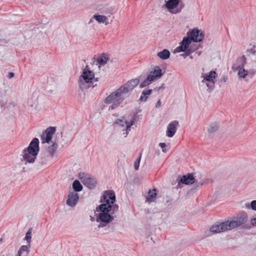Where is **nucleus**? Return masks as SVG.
I'll use <instances>...</instances> for the list:
<instances>
[{
    "instance_id": "f257e3e1",
    "label": "nucleus",
    "mask_w": 256,
    "mask_h": 256,
    "mask_svg": "<svg viewBox=\"0 0 256 256\" xmlns=\"http://www.w3.org/2000/svg\"><path fill=\"white\" fill-rule=\"evenodd\" d=\"M138 83L139 79H132L106 96L104 102L106 104L112 103L108 110L117 108L125 99L126 95L132 92Z\"/></svg>"
},
{
    "instance_id": "f03ea898",
    "label": "nucleus",
    "mask_w": 256,
    "mask_h": 256,
    "mask_svg": "<svg viewBox=\"0 0 256 256\" xmlns=\"http://www.w3.org/2000/svg\"><path fill=\"white\" fill-rule=\"evenodd\" d=\"M247 221V214L242 213L238 216L234 218L232 220H226L222 222H216L210 226V230L214 234L222 232L245 224Z\"/></svg>"
},
{
    "instance_id": "7ed1b4c3",
    "label": "nucleus",
    "mask_w": 256,
    "mask_h": 256,
    "mask_svg": "<svg viewBox=\"0 0 256 256\" xmlns=\"http://www.w3.org/2000/svg\"><path fill=\"white\" fill-rule=\"evenodd\" d=\"M100 204L96 208V211L100 212L96 214V222L108 224L112 222L116 217L114 214L118 210V206L117 204L112 205H106Z\"/></svg>"
},
{
    "instance_id": "20e7f679",
    "label": "nucleus",
    "mask_w": 256,
    "mask_h": 256,
    "mask_svg": "<svg viewBox=\"0 0 256 256\" xmlns=\"http://www.w3.org/2000/svg\"><path fill=\"white\" fill-rule=\"evenodd\" d=\"M187 36L183 38L180 45L174 50V53L185 52L190 48L189 46L192 41L200 42L203 40L204 35V32L198 28H194L187 32Z\"/></svg>"
},
{
    "instance_id": "39448f33",
    "label": "nucleus",
    "mask_w": 256,
    "mask_h": 256,
    "mask_svg": "<svg viewBox=\"0 0 256 256\" xmlns=\"http://www.w3.org/2000/svg\"><path fill=\"white\" fill-rule=\"evenodd\" d=\"M39 150V140L38 138H35L31 141L28 146L23 150V160L29 163L34 162Z\"/></svg>"
},
{
    "instance_id": "423d86ee",
    "label": "nucleus",
    "mask_w": 256,
    "mask_h": 256,
    "mask_svg": "<svg viewBox=\"0 0 256 256\" xmlns=\"http://www.w3.org/2000/svg\"><path fill=\"white\" fill-rule=\"evenodd\" d=\"M98 79V78H94L93 72L90 70L88 66H86L82 74L78 80L79 88L82 90H86L89 87V86L86 85V84L92 82L93 80L94 82H97Z\"/></svg>"
},
{
    "instance_id": "0eeeda50",
    "label": "nucleus",
    "mask_w": 256,
    "mask_h": 256,
    "mask_svg": "<svg viewBox=\"0 0 256 256\" xmlns=\"http://www.w3.org/2000/svg\"><path fill=\"white\" fill-rule=\"evenodd\" d=\"M78 178L81 180L82 183L90 189H94L96 186L97 181L94 177L90 174L80 173Z\"/></svg>"
},
{
    "instance_id": "6e6552de",
    "label": "nucleus",
    "mask_w": 256,
    "mask_h": 256,
    "mask_svg": "<svg viewBox=\"0 0 256 256\" xmlns=\"http://www.w3.org/2000/svg\"><path fill=\"white\" fill-rule=\"evenodd\" d=\"M56 130V127L50 126L40 136L42 143H48L52 141V136L55 132Z\"/></svg>"
},
{
    "instance_id": "1a4fd4ad",
    "label": "nucleus",
    "mask_w": 256,
    "mask_h": 256,
    "mask_svg": "<svg viewBox=\"0 0 256 256\" xmlns=\"http://www.w3.org/2000/svg\"><path fill=\"white\" fill-rule=\"evenodd\" d=\"M238 63L239 64L237 67L238 69V74L240 78H244L248 74V72L244 68V66L246 62V57L243 56L239 58L237 60Z\"/></svg>"
},
{
    "instance_id": "9d476101",
    "label": "nucleus",
    "mask_w": 256,
    "mask_h": 256,
    "mask_svg": "<svg viewBox=\"0 0 256 256\" xmlns=\"http://www.w3.org/2000/svg\"><path fill=\"white\" fill-rule=\"evenodd\" d=\"M104 202L102 204H106V205L115 204L116 196L113 190L106 191L102 196Z\"/></svg>"
},
{
    "instance_id": "9b49d317",
    "label": "nucleus",
    "mask_w": 256,
    "mask_h": 256,
    "mask_svg": "<svg viewBox=\"0 0 256 256\" xmlns=\"http://www.w3.org/2000/svg\"><path fill=\"white\" fill-rule=\"evenodd\" d=\"M78 199L79 196L77 192L70 191L68 196V199L66 203L68 206L71 207H74L78 203Z\"/></svg>"
},
{
    "instance_id": "f8f14e48",
    "label": "nucleus",
    "mask_w": 256,
    "mask_h": 256,
    "mask_svg": "<svg viewBox=\"0 0 256 256\" xmlns=\"http://www.w3.org/2000/svg\"><path fill=\"white\" fill-rule=\"evenodd\" d=\"M195 182V178L192 174H188L183 176L178 181V184L177 188H180L179 186L180 184H182L186 185L192 184Z\"/></svg>"
},
{
    "instance_id": "ddd939ff",
    "label": "nucleus",
    "mask_w": 256,
    "mask_h": 256,
    "mask_svg": "<svg viewBox=\"0 0 256 256\" xmlns=\"http://www.w3.org/2000/svg\"><path fill=\"white\" fill-rule=\"evenodd\" d=\"M179 123L178 120H174L170 122L167 126L166 135L170 138H172L174 134L176 127L178 126Z\"/></svg>"
},
{
    "instance_id": "4468645a",
    "label": "nucleus",
    "mask_w": 256,
    "mask_h": 256,
    "mask_svg": "<svg viewBox=\"0 0 256 256\" xmlns=\"http://www.w3.org/2000/svg\"><path fill=\"white\" fill-rule=\"evenodd\" d=\"M216 74H217L215 71L211 70L208 74H204V79L202 81V82L204 83L206 82H212L213 84H214L215 82L214 79Z\"/></svg>"
},
{
    "instance_id": "2eb2a0df",
    "label": "nucleus",
    "mask_w": 256,
    "mask_h": 256,
    "mask_svg": "<svg viewBox=\"0 0 256 256\" xmlns=\"http://www.w3.org/2000/svg\"><path fill=\"white\" fill-rule=\"evenodd\" d=\"M140 112V110H138L131 118V119L130 120V122H129V124H127L126 125V129L125 130H124V132L123 133L124 135V137H126L129 131L130 130L131 126L134 124V122L136 121V118H137L138 114V112Z\"/></svg>"
},
{
    "instance_id": "dca6fc26",
    "label": "nucleus",
    "mask_w": 256,
    "mask_h": 256,
    "mask_svg": "<svg viewBox=\"0 0 256 256\" xmlns=\"http://www.w3.org/2000/svg\"><path fill=\"white\" fill-rule=\"evenodd\" d=\"M148 76H150L154 81L156 78H160L162 76V70L159 66H156Z\"/></svg>"
},
{
    "instance_id": "f3484780",
    "label": "nucleus",
    "mask_w": 256,
    "mask_h": 256,
    "mask_svg": "<svg viewBox=\"0 0 256 256\" xmlns=\"http://www.w3.org/2000/svg\"><path fill=\"white\" fill-rule=\"evenodd\" d=\"M52 144L48 147L47 152L51 156V158H52L54 153L58 149V145L56 141L52 140Z\"/></svg>"
},
{
    "instance_id": "a211bd4d",
    "label": "nucleus",
    "mask_w": 256,
    "mask_h": 256,
    "mask_svg": "<svg viewBox=\"0 0 256 256\" xmlns=\"http://www.w3.org/2000/svg\"><path fill=\"white\" fill-rule=\"evenodd\" d=\"M180 3V0H168L164 6L168 10H173L176 8Z\"/></svg>"
},
{
    "instance_id": "6ab92c4d",
    "label": "nucleus",
    "mask_w": 256,
    "mask_h": 256,
    "mask_svg": "<svg viewBox=\"0 0 256 256\" xmlns=\"http://www.w3.org/2000/svg\"><path fill=\"white\" fill-rule=\"evenodd\" d=\"M152 90L150 89L144 90L141 94L139 100L144 102H146L149 96L152 94Z\"/></svg>"
},
{
    "instance_id": "aec40b11",
    "label": "nucleus",
    "mask_w": 256,
    "mask_h": 256,
    "mask_svg": "<svg viewBox=\"0 0 256 256\" xmlns=\"http://www.w3.org/2000/svg\"><path fill=\"white\" fill-rule=\"evenodd\" d=\"M157 56L162 60H166L170 56V52L166 49H164L162 51L158 53Z\"/></svg>"
},
{
    "instance_id": "412c9836",
    "label": "nucleus",
    "mask_w": 256,
    "mask_h": 256,
    "mask_svg": "<svg viewBox=\"0 0 256 256\" xmlns=\"http://www.w3.org/2000/svg\"><path fill=\"white\" fill-rule=\"evenodd\" d=\"M93 18H95L98 22L104 23L106 25L109 24L107 17L102 15H94Z\"/></svg>"
},
{
    "instance_id": "4be33fe9",
    "label": "nucleus",
    "mask_w": 256,
    "mask_h": 256,
    "mask_svg": "<svg viewBox=\"0 0 256 256\" xmlns=\"http://www.w3.org/2000/svg\"><path fill=\"white\" fill-rule=\"evenodd\" d=\"M29 250L28 246H22L18 252V256H27Z\"/></svg>"
},
{
    "instance_id": "5701e85b",
    "label": "nucleus",
    "mask_w": 256,
    "mask_h": 256,
    "mask_svg": "<svg viewBox=\"0 0 256 256\" xmlns=\"http://www.w3.org/2000/svg\"><path fill=\"white\" fill-rule=\"evenodd\" d=\"M156 189L154 188L152 190H149L148 196L146 198L147 201L149 202H152L154 201V199L156 197Z\"/></svg>"
},
{
    "instance_id": "b1692460",
    "label": "nucleus",
    "mask_w": 256,
    "mask_h": 256,
    "mask_svg": "<svg viewBox=\"0 0 256 256\" xmlns=\"http://www.w3.org/2000/svg\"><path fill=\"white\" fill-rule=\"evenodd\" d=\"M219 128V124L218 122H212L210 124L209 127L208 128V132L210 134L215 132L218 130Z\"/></svg>"
},
{
    "instance_id": "393cba45",
    "label": "nucleus",
    "mask_w": 256,
    "mask_h": 256,
    "mask_svg": "<svg viewBox=\"0 0 256 256\" xmlns=\"http://www.w3.org/2000/svg\"><path fill=\"white\" fill-rule=\"evenodd\" d=\"M82 186L78 180H75L72 183V188L74 192H76L81 191L82 190Z\"/></svg>"
},
{
    "instance_id": "a878e982",
    "label": "nucleus",
    "mask_w": 256,
    "mask_h": 256,
    "mask_svg": "<svg viewBox=\"0 0 256 256\" xmlns=\"http://www.w3.org/2000/svg\"><path fill=\"white\" fill-rule=\"evenodd\" d=\"M108 60V54H106L105 53H104L102 54V56L101 57L98 58L97 62L100 64L102 66H104L107 62Z\"/></svg>"
},
{
    "instance_id": "bb28decb",
    "label": "nucleus",
    "mask_w": 256,
    "mask_h": 256,
    "mask_svg": "<svg viewBox=\"0 0 256 256\" xmlns=\"http://www.w3.org/2000/svg\"><path fill=\"white\" fill-rule=\"evenodd\" d=\"M153 81L154 79H152V78H151L150 76L148 75L147 78L140 83V88H143L146 87V86L150 85V83Z\"/></svg>"
},
{
    "instance_id": "cd10ccee",
    "label": "nucleus",
    "mask_w": 256,
    "mask_h": 256,
    "mask_svg": "<svg viewBox=\"0 0 256 256\" xmlns=\"http://www.w3.org/2000/svg\"><path fill=\"white\" fill-rule=\"evenodd\" d=\"M39 160L40 164L46 165L49 160V156L46 154H42Z\"/></svg>"
},
{
    "instance_id": "c85d7f7f",
    "label": "nucleus",
    "mask_w": 256,
    "mask_h": 256,
    "mask_svg": "<svg viewBox=\"0 0 256 256\" xmlns=\"http://www.w3.org/2000/svg\"><path fill=\"white\" fill-rule=\"evenodd\" d=\"M198 48H192V46H190L189 48H188L184 52V54H182L181 56H184V58H186V56H190L192 53L196 50Z\"/></svg>"
},
{
    "instance_id": "c756f323",
    "label": "nucleus",
    "mask_w": 256,
    "mask_h": 256,
    "mask_svg": "<svg viewBox=\"0 0 256 256\" xmlns=\"http://www.w3.org/2000/svg\"><path fill=\"white\" fill-rule=\"evenodd\" d=\"M115 124H118L122 127H126V125L129 124V122L126 120L117 119L115 122Z\"/></svg>"
},
{
    "instance_id": "7c9ffc66",
    "label": "nucleus",
    "mask_w": 256,
    "mask_h": 256,
    "mask_svg": "<svg viewBox=\"0 0 256 256\" xmlns=\"http://www.w3.org/2000/svg\"><path fill=\"white\" fill-rule=\"evenodd\" d=\"M31 234L32 229L30 228L26 232L24 238L26 240L27 242L29 244V246H30V240L32 238Z\"/></svg>"
},
{
    "instance_id": "2f4dec72",
    "label": "nucleus",
    "mask_w": 256,
    "mask_h": 256,
    "mask_svg": "<svg viewBox=\"0 0 256 256\" xmlns=\"http://www.w3.org/2000/svg\"><path fill=\"white\" fill-rule=\"evenodd\" d=\"M142 154L140 153L138 159L134 163V168L136 170H138L140 166V163L141 159Z\"/></svg>"
},
{
    "instance_id": "473e14b6",
    "label": "nucleus",
    "mask_w": 256,
    "mask_h": 256,
    "mask_svg": "<svg viewBox=\"0 0 256 256\" xmlns=\"http://www.w3.org/2000/svg\"><path fill=\"white\" fill-rule=\"evenodd\" d=\"M178 8L176 10L175 14L181 12L182 10L184 7V4L182 1L180 0V3L178 5Z\"/></svg>"
},
{
    "instance_id": "72a5a7b5",
    "label": "nucleus",
    "mask_w": 256,
    "mask_h": 256,
    "mask_svg": "<svg viewBox=\"0 0 256 256\" xmlns=\"http://www.w3.org/2000/svg\"><path fill=\"white\" fill-rule=\"evenodd\" d=\"M247 208H250L252 210L256 211V200H254L251 202L250 206L246 204Z\"/></svg>"
},
{
    "instance_id": "f704fd0d",
    "label": "nucleus",
    "mask_w": 256,
    "mask_h": 256,
    "mask_svg": "<svg viewBox=\"0 0 256 256\" xmlns=\"http://www.w3.org/2000/svg\"><path fill=\"white\" fill-rule=\"evenodd\" d=\"M250 51L254 55L256 56V42L252 45V47L250 48Z\"/></svg>"
},
{
    "instance_id": "c9c22d12",
    "label": "nucleus",
    "mask_w": 256,
    "mask_h": 256,
    "mask_svg": "<svg viewBox=\"0 0 256 256\" xmlns=\"http://www.w3.org/2000/svg\"><path fill=\"white\" fill-rule=\"evenodd\" d=\"M159 146L162 148V152H166V144L164 142H160V143Z\"/></svg>"
},
{
    "instance_id": "e433bc0d",
    "label": "nucleus",
    "mask_w": 256,
    "mask_h": 256,
    "mask_svg": "<svg viewBox=\"0 0 256 256\" xmlns=\"http://www.w3.org/2000/svg\"><path fill=\"white\" fill-rule=\"evenodd\" d=\"M250 222H251V224L253 226H256V216H255L254 218L251 219Z\"/></svg>"
},
{
    "instance_id": "4c0bfd02",
    "label": "nucleus",
    "mask_w": 256,
    "mask_h": 256,
    "mask_svg": "<svg viewBox=\"0 0 256 256\" xmlns=\"http://www.w3.org/2000/svg\"><path fill=\"white\" fill-rule=\"evenodd\" d=\"M165 88V86H164V84H162V86L158 88H154V90H162V89H164Z\"/></svg>"
},
{
    "instance_id": "58836bf2",
    "label": "nucleus",
    "mask_w": 256,
    "mask_h": 256,
    "mask_svg": "<svg viewBox=\"0 0 256 256\" xmlns=\"http://www.w3.org/2000/svg\"><path fill=\"white\" fill-rule=\"evenodd\" d=\"M14 73L12 72H10L8 74V77L9 78H12L14 76Z\"/></svg>"
},
{
    "instance_id": "ea45409f",
    "label": "nucleus",
    "mask_w": 256,
    "mask_h": 256,
    "mask_svg": "<svg viewBox=\"0 0 256 256\" xmlns=\"http://www.w3.org/2000/svg\"><path fill=\"white\" fill-rule=\"evenodd\" d=\"M160 106H161V101H160V100H159L157 102H156V108H159Z\"/></svg>"
},
{
    "instance_id": "a19ab883",
    "label": "nucleus",
    "mask_w": 256,
    "mask_h": 256,
    "mask_svg": "<svg viewBox=\"0 0 256 256\" xmlns=\"http://www.w3.org/2000/svg\"><path fill=\"white\" fill-rule=\"evenodd\" d=\"M222 79L224 82H226L228 80V78L227 76H224L222 77Z\"/></svg>"
},
{
    "instance_id": "79ce46f5",
    "label": "nucleus",
    "mask_w": 256,
    "mask_h": 256,
    "mask_svg": "<svg viewBox=\"0 0 256 256\" xmlns=\"http://www.w3.org/2000/svg\"><path fill=\"white\" fill-rule=\"evenodd\" d=\"M206 86L208 87V88L210 90V89H212L213 88V86L214 84H212V85H210V84H208V83H206Z\"/></svg>"
},
{
    "instance_id": "37998d69",
    "label": "nucleus",
    "mask_w": 256,
    "mask_h": 256,
    "mask_svg": "<svg viewBox=\"0 0 256 256\" xmlns=\"http://www.w3.org/2000/svg\"><path fill=\"white\" fill-rule=\"evenodd\" d=\"M206 86L208 87V88L210 90V89H212L213 88V86L214 84H212V85H210V84H208V83H206Z\"/></svg>"
},
{
    "instance_id": "c03bdc74",
    "label": "nucleus",
    "mask_w": 256,
    "mask_h": 256,
    "mask_svg": "<svg viewBox=\"0 0 256 256\" xmlns=\"http://www.w3.org/2000/svg\"><path fill=\"white\" fill-rule=\"evenodd\" d=\"M202 184H203V183H202V182H200L198 183V184L197 185V186H198H198H202Z\"/></svg>"
},
{
    "instance_id": "a18cd8bd",
    "label": "nucleus",
    "mask_w": 256,
    "mask_h": 256,
    "mask_svg": "<svg viewBox=\"0 0 256 256\" xmlns=\"http://www.w3.org/2000/svg\"><path fill=\"white\" fill-rule=\"evenodd\" d=\"M104 13L106 14H112V10L110 12H104Z\"/></svg>"
},
{
    "instance_id": "49530a36",
    "label": "nucleus",
    "mask_w": 256,
    "mask_h": 256,
    "mask_svg": "<svg viewBox=\"0 0 256 256\" xmlns=\"http://www.w3.org/2000/svg\"><path fill=\"white\" fill-rule=\"evenodd\" d=\"M100 226H102V224H99V226H98V227H99V228H100Z\"/></svg>"
},
{
    "instance_id": "de8ad7c7",
    "label": "nucleus",
    "mask_w": 256,
    "mask_h": 256,
    "mask_svg": "<svg viewBox=\"0 0 256 256\" xmlns=\"http://www.w3.org/2000/svg\"><path fill=\"white\" fill-rule=\"evenodd\" d=\"M190 59H192L193 58V57L192 56H190Z\"/></svg>"
},
{
    "instance_id": "09e8293b",
    "label": "nucleus",
    "mask_w": 256,
    "mask_h": 256,
    "mask_svg": "<svg viewBox=\"0 0 256 256\" xmlns=\"http://www.w3.org/2000/svg\"><path fill=\"white\" fill-rule=\"evenodd\" d=\"M16 256H18V255Z\"/></svg>"
}]
</instances>
